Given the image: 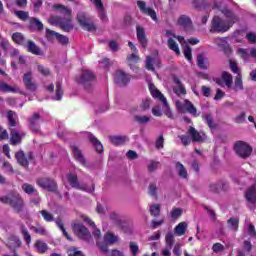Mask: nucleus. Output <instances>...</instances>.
<instances>
[{
	"label": "nucleus",
	"mask_w": 256,
	"mask_h": 256,
	"mask_svg": "<svg viewBox=\"0 0 256 256\" xmlns=\"http://www.w3.org/2000/svg\"><path fill=\"white\" fill-rule=\"evenodd\" d=\"M0 203L10 205V207H12L16 213H21V211L25 209V201L17 192H12L6 196H1Z\"/></svg>",
	"instance_id": "f257e3e1"
},
{
	"label": "nucleus",
	"mask_w": 256,
	"mask_h": 256,
	"mask_svg": "<svg viewBox=\"0 0 256 256\" xmlns=\"http://www.w3.org/2000/svg\"><path fill=\"white\" fill-rule=\"evenodd\" d=\"M149 90L154 99H159L163 105V112L168 119H173V112L171 111V107H169V102H167V98L155 87L154 84L149 85Z\"/></svg>",
	"instance_id": "f03ea898"
},
{
	"label": "nucleus",
	"mask_w": 256,
	"mask_h": 256,
	"mask_svg": "<svg viewBox=\"0 0 256 256\" xmlns=\"http://www.w3.org/2000/svg\"><path fill=\"white\" fill-rule=\"evenodd\" d=\"M66 179L72 189L86 191V193H93V191H95V185H92V188H88L87 185L79 183V178L77 177V174L68 173L66 175Z\"/></svg>",
	"instance_id": "7ed1b4c3"
},
{
	"label": "nucleus",
	"mask_w": 256,
	"mask_h": 256,
	"mask_svg": "<svg viewBox=\"0 0 256 256\" xmlns=\"http://www.w3.org/2000/svg\"><path fill=\"white\" fill-rule=\"evenodd\" d=\"M229 29L231 28L227 25V21H225V19L219 16H214L212 18L210 33H227Z\"/></svg>",
	"instance_id": "20e7f679"
},
{
	"label": "nucleus",
	"mask_w": 256,
	"mask_h": 256,
	"mask_svg": "<svg viewBox=\"0 0 256 256\" xmlns=\"http://www.w3.org/2000/svg\"><path fill=\"white\" fill-rule=\"evenodd\" d=\"M80 85L86 89H91L95 83V74L91 70H82L80 76L77 78Z\"/></svg>",
	"instance_id": "39448f33"
},
{
	"label": "nucleus",
	"mask_w": 256,
	"mask_h": 256,
	"mask_svg": "<svg viewBox=\"0 0 256 256\" xmlns=\"http://www.w3.org/2000/svg\"><path fill=\"white\" fill-rule=\"evenodd\" d=\"M234 151L238 155V157H241L242 159H247L248 157H251V153H253V148L249 146V144L238 141L234 145Z\"/></svg>",
	"instance_id": "423d86ee"
},
{
	"label": "nucleus",
	"mask_w": 256,
	"mask_h": 256,
	"mask_svg": "<svg viewBox=\"0 0 256 256\" xmlns=\"http://www.w3.org/2000/svg\"><path fill=\"white\" fill-rule=\"evenodd\" d=\"M77 21L79 25L84 29V31H96L97 27L93 23L91 17L87 16L84 12H79L77 14Z\"/></svg>",
	"instance_id": "0eeeda50"
},
{
	"label": "nucleus",
	"mask_w": 256,
	"mask_h": 256,
	"mask_svg": "<svg viewBox=\"0 0 256 256\" xmlns=\"http://www.w3.org/2000/svg\"><path fill=\"white\" fill-rule=\"evenodd\" d=\"M72 231L78 236L79 239H82L83 241H89V239H91V232H89V229H87V227H85V225L82 223L72 224Z\"/></svg>",
	"instance_id": "6e6552de"
},
{
	"label": "nucleus",
	"mask_w": 256,
	"mask_h": 256,
	"mask_svg": "<svg viewBox=\"0 0 256 256\" xmlns=\"http://www.w3.org/2000/svg\"><path fill=\"white\" fill-rule=\"evenodd\" d=\"M37 185H39V187L45 189L46 191H50L51 193L57 191V182L52 178H39L37 180Z\"/></svg>",
	"instance_id": "1a4fd4ad"
},
{
	"label": "nucleus",
	"mask_w": 256,
	"mask_h": 256,
	"mask_svg": "<svg viewBox=\"0 0 256 256\" xmlns=\"http://www.w3.org/2000/svg\"><path fill=\"white\" fill-rule=\"evenodd\" d=\"M10 145L17 146L21 143L23 137H25V132L21 130V127L10 128Z\"/></svg>",
	"instance_id": "9d476101"
},
{
	"label": "nucleus",
	"mask_w": 256,
	"mask_h": 256,
	"mask_svg": "<svg viewBox=\"0 0 256 256\" xmlns=\"http://www.w3.org/2000/svg\"><path fill=\"white\" fill-rule=\"evenodd\" d=\"M245 199L247 200V207L250 211L256 209V187H249L245 192Z\"/></svg>",
	"instance_id": "9b49d317"
},
{
	"label": "nucleus",
	"mask_w": 256,
	"mask_h": 256,
	"mask_svg": "<svg viewBox=\"0 0 256 256\" xmlns=\"http://www.w3.org/2000/svg\"><path fill=\"white\" fill-rule=\"evenodd\" d=\"M114 81L119 87H126L131 81V75L125 73L123 70H117L114 74Z\"/></svg>",
	"instance_id": "f8f14e48"
},
{
	"label": "nucleus",
	"mask_w": 256,
	"mask_h": 256,
	"mask_svg": "<svg viewBox=\"0 0 256 256\" xmlns=\"http://www.w3.org/2000/svg\"><path fill=\"white\" fill-rule=\"evenodd\" d=\"M46 38L48 41H53V39H57L58 43L60 45H68L69 44V38L65 35H61L53 30L46 29Z\"/></svg>",
	"instance_id": "ddd939ff"
},
{
	"label": "nucleus",
	"mask_w": 256,
	"mask_h": 256,
	"mask_svg": "<svg viewBox=\"0 0 256 256\" xmlns=\"http://www.w3.org/2000/svg\"><path fill=\"white\" fill-rule=\"evenodd\" d=\"M137 5L144 15H148V17H151L152 21H155V23H159V18H157V12L151 7H147V4H145L144 1H138Z\"/></svg>",
	"instance_id": "4468645a"
},
{
	"label": "nucleus",
	"mask_w": 256,
	"mask_h": 256,
	"mask_svg": "<svg viewBox=\"0 0 256 256\" xmlns=\"http://www.w3.org/2000/svg\"><path fill=\"white\" fill-rule=\"evenodd\" d=\"M137 5L144 15H148V17H151L152 21H155V23H159V18H157V12L151 7H147V4H145L144 1H138Z\"/></svg>",
	"instance_id": "2eb2a0df"
},
{
	"label": "nucleus",
	"mask_w": 256,
	"mask_h": 256,
	"mask_svg": "<svg viewBox=\"0 0 256 256\" xmlns=\"http://www.w3.org/2000/svg\"><path fill=\"white\" fill-rule=\"evenodd\" d=\"M221 12L222 15H224L225 17L224 21H226L230 29L235 23H239V16H237V14H235V12H233L232 10L223 9Z\"/></svg>",
	"instance_id": "dca6fc26"
},
{
	"label": "nucleus",
	"mask_w": 256,
	"mask_h": 256,
	"mask_svg": "<svg viewBox=\"0 0 256 256\" xmlns=\"http://www.w3.org/2000/svg\"><path fill=\"white\" fill-rule=\"evenodd\" d=\"M6 119L8 121V129H16L21 127L19 125V116L17 115V112L9 110L6 114Z\"/></svg>",
	"instance_id": "f3484780"
},
{
	"label": "nucleus",
	"mask_w": 256,
	"mask_h": 256,
	"mask_svg": "<svg viewBox=\"0 0 256 256\" xmlns=\"http://www.w3.org/2000/svg\"><path fill=\"white\" fill-rule=\"evenodd\" d=\"M28 29L32 33H41V31H43V29H44L43 22H41V20H39V18L30 17L29 22H28Z\"/></svg>",
	"instance_id": "a211bd4d"
},
{
	"label": "nucleus",
	"mask_w": 256,
	"mask_h": 256,
	"mask_svg": "<svg viewBox=\"0 0 256 256\" xmlns=\"http://www.w3.org/2000/svg\"><path fill=\"white\" fill-rule=\"evenodd\" d=\"M23 83L28 91L35 93L37 91V84L33 82V72L28 71L23 75Z\"/></svg>",
	"instance_id": "6ab92c4d"
},
{
	"label": "nucleus",
	"mask_w": 256,
	"mask_h": 256,
	"mask_svg": "<svg viewBox=\"0 0 256 256\" xmlns=\"http://www.w3.org/2000/svg\"><path fill=\"white\" fill-rule=\"evenodd\" d=\"M40 119L41 115H39V113H34L28 118V125L32 133H39V131H41V126H39Z\"/></svg>",
	"instance_id": "aec40b11"
},
{
	"label": "nucleus",
	"mask_w": 256,
	"mask_h": 256,
	"mask_svg": "<svg viewBox=\"0 0 256 256\" xmlns=\"http://www.w3.org/2000/svg\"><path fill=\"white\" fill-rule=\"evenodd\" d=\"M209 189L212 193H221V191H227L229 189V183L226 180H219L210 184Z\"/></svg>",
	"instance_id": "412c9836"
},
{
	"label": "nucleus",
	"mask_w": 256,
	"mask_h": 256,
	"mask_svg": "<svg viewBox=\"0 0 256 256\" xmlns=\"http://www.w3.org/2000/svg\"><path fill=\"white\" fill-rule=\"evenodd\" d=\"M173 81L175 83V86L173 87V91L176 95L181 96V95H187V90L185 89V86L179 79V77L174 76Z\"/></svg>",
	"instance_id": "4be33fe9"
},
{
	"label": "nucleus",
	"mask_w": 256,
	"mask_h": 256,
	"mask_svg": "<svg viewBox=\"0 0 256 256\" xmlns=\"http://www.w3.org/2000/svg\"><path fill=\"white\" fill-rule=\"evenodd\" d=\"M136 35L140 45L145 49V47H147V35H145V28L137 26Z\"/></svg>",
	"instance_id": "5701e85b"
},
{
	"label": "nucleus",
	"mask_w": 256,
	"mask_h": 256,
	"mask_svg": "<svg viewBox=\"0 0 256 256\" xmlns=\"http://www.w3.org/2000/svg\"><path fill=\"white\" fill-rule=\"evenodd\" d=\"M24 47H26L28 53H32V55H43V50L31 40H29Z\"/></svg>",
	"instance_id": "b1692460"
},
{
	"label": "nucleus",
	"mask_w": 256,
	"mask_h": 256,
	"mask_svg": "<svg viewBox=\"0 0 256 256\" xmlns=\"http://www.w3.org/2000/svg\"><path fill=\"white\" fill-rule=\"evenodd\" d=\"M188 135H190V137L192 138V141H194L195 143H199V142L203 141V137H205V134L200 133L193 126L189 127Z\"/></svg>",
	"instance_id": "393cba45"
},
{
	"label": "nucleus",
	"mask_w": 256,
	"mask_h": 256,
	"mask_svg": "<svg viewBox=\"0 0 256 256\" xmlns=\"http://www.w3.org/2000/svg\"><path fill=\"white\" fill-rule=\"evenodd\" d=\"M18 227L26 245H31V234H29V230H27V226H25L23 222H19Z\"/></svg>",
	"instance_id": "a878e982"
},
{
	"label": "nucleus",
	"mask_w": 256,
	"mask_h": 256,
	"mask_svg": "<svg viewBox=\"0 0 256 256\" xmlns=\"http://www.w3.org/2000/svg\"><path fill=\"white\" fill-rule=\"evenodd\" d=\"M15 159L17 163L21 165V167H29V160L25 156V152H23V150H19L15 153Z\"/></svg>",
	"instance_id": "bb28decb"
},
{
	"label": "nucleus",
	"mask_w": 256,
	"mask_h": 256,
	"mask_svg": "<svg viewBox=\"0 0 256 256\" xmlns=\"http://www.w3.org/2000/svg\"><path fill=\"white\" fill-rule=\"evenodd\" d=\"M74 27L75 26L73 25V22L71 21V16L62 18V21L60 22V28L62 29V31L69 33V31H73Z\"/></svg>",
	"instance_id": "cd10ccee"
},
{
	"label": "nucleus",
	"mask_w": 256,
	"mask_h": 256,
	"mask_svg": "<svg viewBox=\"0 0 256 256\" xmlns=\"http://www.w3.org/2000/svg\"><path fill=\"white\" fill-rule=\"evenodd\" d=\"M177 23L180 27H183V29H191L193 25V21H191V18L187 15H181Z\"/></svg>",
	"instance_id": "c85d7f7f"
},
{
	"label": "nucleus",
	"mask_w": 256,
	"mask_h": 256,
	"mask_svg": "<svg viewBox=\"0 0 256 256\" xmlns=\"http://www.w3.org/2000/svg\"><path fill=\"white\" fill-rule=\"evenodd\" d=\"M71 149L74 159H76L81 165H85V163H87V160H85V157L83 156V153L79 150V148L77 146H71Z\"/></svg>",
	"instance_id": "c756f323"
},
{
	"label": "nucleus",
	"mask_w": 256,
	"mask_h": 256,
	"mask_svg": "<svg viewBox=\"0 0 256 256\" xmlns=\"http://www.w3.org/2000/svg\"><path fill=\"white\" fill-rule=\"evenodd\" d=\"M110 142L112 145H125L127 142H129V137L127 136H110L109 137Z\"/></svg>",
	"instance_id": "7c9ffc66"
},
{
	"label": "nucleus",
	"mask_w": 256,
	"mask_h": 256,
	"mask_svg": "<svg viewBox=\"0 0 256 256\" xmlns=\"http://www.w3.org/2000/svg\"><path fill=\"white\" fill-rule=\"evenodd\" d=\"M159 60H157V59H155V58H153V57H151V56H147L146 57V63H145V67H146V69L148 70V71H153V72H155V67H154V65L156 66V67H159Z\"/></svg>",
	"instance_id": "2f4dec72"
},
{
	"label": "nucleus",
	"mask_w": 256,
	"mask_h": 256,
	"mask_svg": "<svg viewBox=\"0 0 256 256\" xmlns=\"http://www.w3.org/2000/svg\"><path fill=\"white\" fill-rule=\"evenodd\" d=\"M104 243H106V245H115V243H119V236L111 232H107L104 235Z\"/></svg>",
	"instance_id": "473e14b6"
},
{
	"label": "nucleus",
	"mask_w": 256,
	"mask_h": 256,
	"mask_svg": "<svg viewBox=\"0 0 256 256\" xmlns=\"http://www.w3.org/2000/svg\"><path fill=\"white\" fill-rule=\"evenodd\" d=\"M90 143L95 147L97 153H103V144L93 134L88 135Z\"/></svg>",
	"instance_id": "72a5a7b5"
},
{
	"label": "nucleus",
	"mask_w": 256,
	"mask_h": 256,
	"mask_svg": "<svg viewBox=\"0 0 256 256\" xmlns=\"http://www.w3.org/2000/svg\"><path fill=\"white\" fill-rule=\"evenodd\" d=\"M54 9H56V11H59V13H61V15H64V17L66 18L71 17L72 10L65 5L57 4L54 6Z\"/></svg>",
	"instance_id": "f704fd0d"
},
{
	"label": "nucleus",
	"mask_w": 256,
	"mask_h": 256,
	"mask_svg": "<svg viewBox=\"0 0 256 256\" xmlns=\"http://www.w3.org/2000/svg\"><path fill=\"white\" fill-rule=\"evenodd\" d=\"M135 123L138 125H147V123L151 122V116L149 115H135L134 116Z\"/></svg>",
	"instance_id": "c9c22d12"
},
{
	"label": "nucleus",
	"mask_w": 256,
	"mask_h": 256,
	"mask_svg": "<svg viewBox=\"0 0 256 256\" xmlns=\"http://www.w3.org/2000/svg\"><path fill=\"white\" fill-rule=\"evenodd\" d=\"M174 233L181 237L185 233H187V222H180L175 228Z\"/></svg>",
	"instance_id": "e433bc0d"
},
{
	"label": "nucleus",
	"mask_w": 256,
	"mask_h": 256,
	"mask_svg": "<svg viewBox=\"0 0 256 256\" xmlns=\"http://www.w3.org/2000/svg\"><path fill=\"white\" fill-rule=\"evenodd\" d=\"M176 170L178 172L179 177H181L182 179H187V177H189L187 169L181 162L176 163Z\"/></svg>",
	"instance_id": "4c0bfd02"
},
{
	"label": "nucleus",
	"mask_w": 256,
	"mask_h": 256,
	"mask_svg": "<svg viewBox=\"0 0 256 256\" xmlns=\"http://www.w3.org/2000/svg\"><path fill=\"white\" fill-rule=\"evenodd\" d=\"M183 107L190 113V115H194V117H197V108H195V105L191 103L189 100H184Z\"/></svg>",
	"instance_id": "58836bf2"
},
{
	"label": "nucleus",
	"mask_w": 256,
	"mask_h": 256,
	"mask_svg": "<svg viewBox=\"0 0 256 256\" xmlns=\"http://www.w3.org/2000/svg\"><path fill=\"white\" fill-rule=\"evenodd\" d=\"M34 247L38 253H47V250L49 249L47 243L43 242L42 240H37L34 244Z\"/></svg>",
	"instance_id": "ea45409f"
},
{
	"label": "nucleus",
	"mask_w": 256,
	"mask_h": 256,
	"mask_svg": "<svg viewBox=\"0 0 256 256\" xmlns=\"http://www.w3.org/2000/svg\"><path fill=\"white\" fill-rule=\"evenodd\" d=\"M167 46L171 51H174L177 55H181V50H179V44L173 39L169 38L167 41Z\"/></svg>",
	"instance_id": "a19ab883"
},
{
	"label": "nucleus",
	"mask_w": 256,
	"mask_h": 256,
	"mask_svg": "<svg viewBox=\"0 0 256 256\" xmlns=\"http://www.w3.org/2000/svg\"><path fill=\"white\" fill-rule=\"evenodd\" d=\"M221 77L226 87L231 88L233 85V75L229 74V72L224 71L222 72Z\"/></svg>",
	"instance_id": "79ce46f5"
},
{
	"label": "nucleus",
	"mask_w": 256,
	"mask_h": 256,
	"mask_svg": "<svg viewBox=\"0 0 256 256\" xmlns=\"http://www.w3.org/2000/svg\"><path fill=\"white\" fill-rule=\"evenodd\" d=\"M39 213L46 223H53V221H55V216H53L51 212L47 210H40Z\"/></svg>",
	"instance_id": "37998d69"
},
{
	"label": "nucleus",
	"mask_w": 256,
	"mask_h": 256,
	"mask_svg": "<svg viewBox=\"0 0 256 256\" xmlns=\"http://www.w3.org/2000/svg\"><path fill=\"white\" fill-rule=\"evenodd\" d=\"M12 40L14 43H17V45H23L25 47V36H23L21 32L12 34Z\"/></svg>",
	"instance_id": "c03bdc74"
},
{
	"label": "nucleus",
	"mask_w": 256,
	"mask_h": 256,
	"mask_svg": "<svg viewBox=\"0 0 256 256\" xmlns=\"http://www.w3.org/2000/svg\"><path fill=\"white\" fill-rule=\"evenodd\" d=\"M228 229L237 231L239 229V218H229L227 220Z\"/></svg>",
	"instance_id": "a18cd8bd"
},
{
	"label": "nucleus",
	"mask_w": 256,
	"mask_h": 256,
	"mask_svg": "<svg viewBox=\"0 0 256 256\" xmlns=\"http://www.w3.org/2000/svg\"><path fill=\"white\" fill-rule=\"evenodd\" d=\"M22 190L24 192L27 193V195H37V190L35 189V187H33V185L29 184V183H24L22 184Z\"/></svg>",
	"instance_id": "49530a36"
},
{
	"label": "nucleus",
	"mask_w": 256,
	"mask_h": 256,
	"mask_svg": "<svg viewBox=\"0 0 256 256\" xmlns=\"http://www.w3.org/2000/svg\"><path fill=\"white\" fill-rule=\"evenodd\" d=\"M165 241L167 247H169V249H173V245L175 243V234L173 232H168L165 236Z\"/></svg>",
	"instance_id": "de8ad7c7"
},
{
	"label": "nucleus",
	"mask_w": 256,
	"mask_h": 256,
	"mask_svg": "<svg viewBox=\"0 0 256 256\" xmlns=\"http://www.w3.org/2000/svg\"><path fill=\"white\" fill-rule=\"evenodd\" d=\"M15 92V88L11 87L4 81L0 80V93H13Z\"/></svg>",
	"instance_id": "09e8293b"
},
{
	"label": "nucleus",
	"mask_w": 256,
	"mask_h": 256,
	"mask_svg": "<svg viewBox=\"0 0 256 256\" xmlns=\"http://www.w3.org/2000/svg\"><path fill=\"white\" fill-rule=\"evenodd\" d=\"M63 99V87L61 86V83L58 81L56 82V93L54 96L55 101H61Z\"/></svg>",
	"instance_id": "8fccbe9b"
},
{
	"label": "nucleus",
	"mask_w": 256,
	"mask_h": 256,
	"mask_svg": "<svg viewBox=\"0 0 256 256\" xmlns=\"http://www.w3.org/2000/svg\"><path fill=\"white\" fill-rule=\"evenodd\" d=\"M129 251L132 256H138L140 253L139 244L137 242H130L129 243Z\"/></svg>",
	"instance_id": "3c124183"
},
{
	"label": "nucleus",
	"mask_w": 256,
	"mask_h": 256,
	"mask_svg": "<svg viewBox=\"0 0 256 256\" xmlns=\"http://www.w3.org/2000/svg\"><path fill=\"white\" fill-rule=\"evenodd\" d=\"M203 119L210 129H216L217 124L213 121V116H211V114L203 115Z\"/></svg>",
	"instance_id": "603ef678"
},
{
	"label": "nucleus",
	"mask_w": 256,
	"mask_h": 256,
	"mask_svg": "<svg viewBox=\"0 0 256 256\" xmlns=\"http://www.w3.org/2000/svg\"><path fill=\"white\" fill-rule=\"evenodd\" d=\"M234 89L236 91H243V79L241 74L236 75L235 82H234Z\"/></svg>",
	"instance_id": "864d4df0"
},
{
	"label": "nucleus",
	"mask_w": 256,
	"mask_h": 256,
	"mask_svg": "<svg viewBox=\"0 0 256 256\" xmlns=\"http://www.w3.org/2000/svg\"><path fill=\"white\" fill-rule=\"evenodd\" d=\"M150 214L152 217H159L161 215V205L153 204L150 206Z\"/></svg>",
	"instance_id": "5fc2aeb1"
},
{
	"label": "nucleus",
	"mask_w": 256,
	"mask_h": 256,
	"mask_svg": "<svg viewBox=\"0 0 256 256\" xmlns=\"http://www.w3.org/2000/svg\"><path fill=\"white\" fill-rule=\"evenodd\" d=\"M151 103H153V100H151V98H144L140 104V109L142 111H149Z\"/></svg>",
	"instance_id": "6e6d98bb"
},
{
	"label": "nucleus",
	"mask_w": 256,
	"mask_h": 256,
	"mask_svg": "<svg viewBox=\"0 0 256 256\" xmlns=\"http://www.w3.org/2000/svg\"><path fill=\"white\" fill-rule=\"evenodd\" d=\"M11 43H9V40L7 38H1L0 39V49L4 50V52H8L11 49Z\"/></svg>",
	"instance_id": "4d7b16f0"
},
{
	"label": "nucleus",
	"mask_w": 256,
	"mask_h": 256,
	"mask_svg": "<svg viewBox=\"0 0 256 256\" xmlns=\"http://www.w3.org/2000/svg\"><path fill=\"white\" fill-rule=\"evenodd\" d=\"M14 15H16V17H18V19H20L21 21H27V19L29 20V12H25L23 10H17L14 12Z\"/></svg>",
	"instance_id": "13d9d810"
},
{
	"label": "nucleus",
	"mask_w": 256,
	"mask_h": 256,
	"mask_svg": "<svg viewBox=\"0 0 256 256\" xmlns=\"http://www.w3.org/2000/svg\"><path fill=\"white\" fill-rule=\"evenodd\" d=\"M68 256H85L82 251L77 249L76 247H70L67 250Z\"/></svg>",
	"instance_id": "bf43d9fd"
},
{
	"label": "nucleus",
	"mask_w": 256,
	"mask_h": 256,
	"mask_svg": "<svg viewBox=\"0 0 256 256\" xmlns=\"http://www.w3.org/2000/svg\"><path fill=\"white\" fill-rule=\"evenodd\" d=\"M30 229L38 235H47V230L43 226H31Z\"/></svg>",
	"instance_id": "052dcab7"
},
{
	"label": "nucleus",
	"mask_w": 256,
	"mask_h": 256,
	"mask_svg": "<svg viewBox=\"0 0 256 256\" xmlns=\"http://www.w3.org/2000/svg\"><path fill=\"white\" fill-rule=\"evenodd\" d=\"M247 227V233L249 237H252L253 239H256V230L255 226L251 223L246 224Z\"/></svg>",
	"instance_id": "680f3d73"
},
{
	"label": "nucleus",
	"mask_w": 256,
	"mask_h": 256,
	"mask_svg": "<svg viewBox=\"0 0 256 256\" xmlns=\"http://www.w3.org/2000/svg\"><path fill=\"white\" fill-rule=\"evenodd\" d=\"M230 70L232 73H235L236 75H241V69H239V66L237 65V62L230 60Z\"/></svg>",
	"instance_id": "e2e57ef3"
},
{
	"label": "nucleus",
	"mask_w": 256,
	"mask_h": 256,
	"mask_svg": "<svg viewBox=\"0 0 256 256\" xmlns=\"http://www.w3.org/2000/svg\"><path fill=\"white\" fill-rule=\"evenodd\" d=\"M183 53L188 61H191V59H193L192 50L191 47H189V45L183 47Z\"/></svg>",
	"instance_id": "0e129e2a"
},
{
	"label": "nucleus",
	"mask_w": 256,
	"mask_h": 256,
	"mask_svg": "<svg viewBox=\"0 0 256 256\" xmlns=\"http://www.w3.org/2000/svg\"><path fill=\"white\" fill-rule=\"evenodd\" d=\"M61 21H63V18L59 17V16H51L48 20V23H50V25H61Z\"/></svg>",
	"instance_id": "69168bd1"
},
{
	"label": "nucleus",
	"mask_w": 256,
	"mask_h": 256,
	"mask_svg": "<svg viewBox=\"0 0 256 256\" xmlns=\"http://www.w3.org/2000/svg\"><path fill=\"white\" fill-rule=\"evenodd\" d=\"M110 219L115 223V225H118V227H121V223L123 222L121 221V218L117 215V213L112 212L110 214Z\"/></svg>",
	"instance_id": "338daca9"
},
{
	"label": "nucleus",
	"mask_w": 256,
	"mask_h": 256,
	"mask_svg": "<svg viewBox=\"0 0 256 256\" xmlns=\"http://www.w3.org/2000/svg\"><path fill=\"white\" fill-rule=\"evenodd\" d=\"M197 65L200 69H207V64H205V58L203 55L197 56Z\"/></svg>",
	"instance_id": "774afa93"
}]
</instances>
